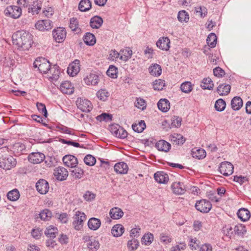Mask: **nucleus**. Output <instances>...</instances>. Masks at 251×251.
Returning <instances> with one entry per match:
<instances>
[{"label":"nucleus","mask_w":251,"mask_h":251,"mask_svg":"<svg viewBox=\"0 0 251 251\" xmlns=\"http://www.w3.org/2000/svg\"><path fill=\"white\" fill-rule=\"evenodd\" d=\"M206 41L209 47L214 48L216 46L217 42V37L216 35L213 33H210L208 36Z\"/></svg>","instance_id":"nucleus-45"},{"label":"nucleus","mask_w":251,"mask_h":251,"mask_svg":"<svg viewBox=\"0 0 251 251\" xmlns=\"http://www.w3.org/2000/svg\"><path fill=\"white\" fill-rule=\"evenodd\" d=\"M42 6L41 1L36 0L33 2L32 6L28 8V12L31 13L32 15L37 14L40 12Z\"/></svg>","instance_id":"nucleus-34"},{"label":"nucleus","mask_w":251,"mask_h":251,"mask_svg":"<svg viewBox=\"0 0 251 251\" xmlns=\"http://www.w3.org/2000/svg\"><path fill=\"white\" fill-rule=\"evenodd\" d=\"M169 138L172 143L176 145H182L186 140L182 135L177 133H174L170 136Z\"/></svg>","instance_id":"nucleus-23"},{"label":"nucleus","mask_w":251,"mask_h":251,"mask_svg":"<svg viewBox=\"0 0 251 251\" xmlns=\"http://www.w3.org/2000/svg\"><path fill=\"white\" fill-rule=\"evenodd\" d=\"M177 18L180 22H187L189 19V17L187 12L184 10H182L178 12Z\"/></svg>","instance_id":"nucleus-52"},{"label":"nucleus","mask_w":251,"mask_h":251,"mask_svg":"<svg viewBox=\"0 0 251 251\" xmlns=\"http://www.w3.org/2000/svg\"><path fill=\"white\" fill-rule=\"evenodd\" d=\"M102 19L98 16H95L92 17L90 22V25L93 28H99L102 25Z\"/></svg>","instance_id":"nucleus-29"},{"label":"nucleus","mask_w":251,"mask_h":251,"mask_svg":"<svg viewBox=\"0 0 251 251\" xmlns=\"http://www.w3.org/2000/svg\"><path fill=\"white\" fill-rule=\"evenodd\" d=\"M195 11L196 13H200V16L201 18H204L206 16L207 13V9L203 6H199L195 8Z\"/></svg>","instance_id":"nucleus-63"},{"label":"nucleus","mask_w":251,"mask_h":251,"mask_svg":"<svg viewBox=\"0 0 251 251\" xmlns=\"http://www.w3.org/2000/svg\"><path fill=\"white\" fill-rule=\"evenodd\" d=\"M80 62L78 60L76 59L72 63H71L67 69V73L72 76H75L78 74L80 71Z\"/></svg>","instance_id":"nucleus-16"},{"label":"nucleus","mask_w":251,"mask_h":251,"mask_svg":"<svg viewBox=\"0 0 251 251\" xmlns=\"http://www.w3.org/2000/svg\"><path fill=\"white\" fill-rule=\"evenodd\" d=\"M233 166L231 163L226 161L220 164L219 171L221 174L227 176L233 173Z\"/></svg>","instance_id":"nucleus-8"},{"label":"nucleus","mask_w":251,"mask_h":251,"mask_svg":"<svg viewBox=\"0 0 251 251\" xmlns=\"http://www.w3.org/2000/svg\"><path fill=\"white\" fill-rule=\"evenodd\" d=\"M173 193L176 195L183 194L186 190L184 184L180 182H174L171 186Z\"/></svg>","instance_id":"nucleus-17"},{"label":"nucleus","mask_w":251,"mask_h":251,"mask_svg":"<svg viewBox=\"0 0 251 251\" xmlns=\"http://www.w3.org/2000/svg\"><path fill=\"white\" fill-rule=\"evenodd\" d=\"M7 198L11 201H16L20 197V193L17 189H13L9 191L7 194Z\"/></svg>","instance_id":"nucleus-43"},{"label":"nucleus","mask_w":251,"mask_h":251,"mask_svg":"<svg viewBox=\"0 0 251 251\" xmlns=\"http://www.w3.org/2000/svg\"><path fill=\"white\" fill-rule=\"evenodd\" d=\"M192 154L193 157L201 159L206 156V152L203 149L194 148L192 151Z\"/></svg>","instance_id":"nucleus-36"},{"label":"nucleus","mask_w":251,"mask_h":251,"mask_svg":"<svg viewBox=\"0 0 251 251\" xmlns=\"http://www.w3.org/2000/svg\"><path fill=\"white\" fill-rule=\"evenodd\" d=\"M237 215L242 221L245 222L249 220L251 217V213L247 209L241 208L238 210Z\"/></svg>","instance_id":"nucleus-31"},{"label":"nucleus","mask_w":251,"mask_h":251,"mask_svg":"<svg viewBox=\"0 0 251 251\" xmlns=\"http://www.w3.org/2000/svg\"><path fill=\"white\" fill-rule=\"evenodd\" d=\"M97 97L100 100L105 101L109 96V93L105 89H100L97 92Z\"/></svg>","instance_id":"nucleus-42"},{"label":"nucleus","mask_w":251,"mask_h":251,"mask_svg":"<svg viewBox=\"0 0 251 251\" xmlns=\"http://www.w3.org/2000/svg\"><path fill=\"white\" fill-rule=\"evenodd\" d=\"M33 67L38 68V70L43 74H49L50 69V65L49 61L43 57L37 58L33 63Z\"/></svg>","instance_id":"nucleus-2"},{"label":"nucleus","mask_w":251,"mask_h":251,"mask_svg":"<svg viewBox=\"0 0 251 251\" xmlns=\"http://www.w3.org/2000/svg\"><path fill=\"white\" fill-rule=\"evenodd\" d=\"M84 82L88 85H97L99 81V76L94 73H91L84 78Z\"/></svg>","instance_id":"nucleus-20"},{"label":"nucleus","mask_w":251,"mask_h":251,"mask_svg":"<svg viewBox=\"0 0 251 251\" xmlns=\"http://www.w3.org/2000/svg\"><path fill=\"white\" fill-rule=\"evenodd\" d=\"M52 35L56 42L58 43H61L66 38V32L65 28L62 27H58L53 30Z\"/></svg>","instance_id":"nucleus-12"},{"label":"nucleus","mask_w":251,"mask_h":251,"mask_svg":"<svg viewBox=\"0 0 251 251\" xmlns=\"http://www.w3.org/2000/svg\"><path fill=\"white\" fill-rule=\"evenodd\" d=\"M109 215L113 220H119L123 216L124 212L119 207H114L110 210Z\"/></svg>","instance_id":"nucleus-22"},{"label":"nucleus","mask_w":251,"mask_h":251,"mask_svg":"<svg viewBox=\"0 0 251 251\" xmlns=\"http://www.w3.org/2000/svg\"><path fill=\"white\" fill-rule=\"evenodd\" d=\"M96 159L92 155L88 154L84 158V162L88 166H93L96 163Z\"/></svg>","instance_id":"nucleus-56"},{"label":"nucleus","mask_w":251,"mask_h":251,"mask_svg":"<svg viewBox=\"0 0 251 251\" xmlns=\"http://www.w3.org/2000/svg\"><path fill=\"white\" fill-rule=\"evenodd\" d=\"M12 42L18 49L27 50L33 44L32 35L29 32L18 31L13 34Z\"/></svg>","instance_id":"nucleus-1"},{"label":"nucleus","mask_w":251,"mask_h":251,"mask_svg":"<svg viewBox=\"0 0 251 251\" xmlns=\"http://www.w3.org/2000/svg\"><path fill=\"white\" fill-rule=\"evenodd\" d=\"M36 28L40 31L50 30L53 24L50 20H42L38 21L35 24Z\"/></svg>","instance_id":"nucleus-10"},{"label":"nucleus","mask_w":251,"mask_h":251,"mask_svg":"<svg viewBox=\"0 0 251 251\" xmlns=\"http://www.w3.org/2000/svg\"><path fill=\"white\" fill-rule=\"evenodd\" d=\"M53 175L57 180L63 181L67 178L68 172L64 167L59 166L54 169Z\"/></svg>","instance_id":"nucleus-11"},{"label":"nucleus","mask_w":251,"mask_h":251,"mask_svg":"<svg viewBox=\"0 0 251 251\" xmlns=\"http://www.w3.org/2000/svg\"><path fill=\"white\" fill-rule=\"evenodd\" d=\"M231 86L229 84H220L217 89V93L221 96L227 95L230 91Z\"/></svg>","instance_id":"nucleus-32"},{"label":"nucleus","mask_w":251,"mask_h":251,"mask_svg":"<svg viewBox=\"0 0 251 251\" xmlns=\"http://www.w3.org/2000/svg\"><path fill=\"white\" fill-rule=\"evenodd\" d=\"M76 104L79 109L85 112H89L93 108V105L91 101L86 99L78 98Z\"/></svg>","instance_id":"nucleus-6"},{"label":"nucleus","mask_w":251,"mask_h":251,"mask_svg":"<svg viewBox=\"0 0 251 251\" xmlns=\"http://www.w3.org/2000/svg\"><path fill=\"white\" fill-rule=\"evenodd\" d=\"M125 228L121 224H116L111 229V233L114 237H120L124 232Z\"/></svg>","instance_id":"nucleus-30"},{"label":"nucleus","mask_w":251,"mask_h":251,"mask_svg":"<svg viewBox=\"0 0 251 251\" xmlns=\"http://www.w3.org/2000/svg\"><path fill=\"white\" fill-rule=\"evenodd\" d=\"M226 103L225 100L222 99H218L215 102V108L218 111H223L225 110Z\"/></svg>","instance_id":"nucleus-49"},{"label":"nucleus","mask_w":251,"mask_h":251,"mask_svg":"<svg viewBox=\"0 0 251 251\" xmlns=\"http://www.w3.org/2000/svg\"><path fill=\"white\" fill-rule=\"evenodd\" d=\"M153 89L155 90H162L165 86V81L160 79L153 82Z\"/></svg>","instance_id":"nucleus-55"},{"label":"nucleus","mask_w":251,"mask_h":251,"mask_svg":"<svg viewBox=\"0 0 251 251\" xmlns=\"http://www.w3.org/2000/svg\"><path fill=\"white\" fill-rule=\"evenodd\" d=\"M37 190L41 194H46L49 191V185L47 181L41 179L36 184Z\"/></svg>","instance_id":"nucleus-15"},{"label":"nucleus","mask_w":251,"mask_h":251,"mask_svg":"<svg viewBox=\"0 0 251 251\" xmlns=\"http://www.w3.org/2000/svg\"><path fill=\"white\" fill-rule=\"evenodd\" d=\"M40 218L44 221H49L52 217L51 212L48 209L42 210L39 214Z\"/></svg>","instance_id":"nucleus-44"},{"label":"nucleus","mask_w":251,"mask_h":251,"mask_svg":"<svg viewBox=\"0 0 251 251\" xmlns=\"http://www.w3.org/2000/svg\"><path fill=\"white\" fill-rule=\"evenodd\" d=\"M180 89L185 93H189L192 91L193 86L190 81H185L181 84Z\"/></svg>","instance_id":"nucleus-46"},{"label":"nucleus","mask_w":251,"mask_h":251,"mask_svg":"<svg viewBox=\"0 0 251 251\" xmlns=\"http://www.w3.org/2000/svg\"><path fill=\"white\" fill-rule=\"evenodd\" d=\"M88 227L92 230L98 229L101 226L100 219L94 217L91 218L88 222Z\"/></svg>","instance_id":"nucleus-26"},{"label":"nucleus","mask_w":251,"mask_h":251,"mask_svg":"<svg viewBox=\"0 0 251 251\" xmlns=\"http://www.w3.org/2000/svg\"><path fill=\"white\" fill-rule=\"evenodd\" d=\"M91 8V2L89 0H81L78 5V9L82 12L87 11Z\"/></svg>","instance_id":"nucleus-37"},{"label":"nucleus","mask_w":251,"mask_h":251,"mask_svg":"<svg viewBox=\"0 0 251 251\" xmlns=\"http://www.w3.org/2000/svg\"><path fill=\"white\" fill-rule=\"evenodd\" d=\"M234 231L235 233L241 235L246 233V229L245 226L242 225H238L234 226Z\"/></svg>","instance_id":"nucleus-57"},{"label":"nucleus","mask_w":251,"mask_h":251,"mask_svg":"<svg viewBox=\"0 0 251 251\" xmlns=\"http://www.w3.org/2000/svg\"><path fill=\"white\" fill-rule=\"evenodd\" d=\"M170 39L167 37H163L157 41L156 46L163 50H168L170 49Z\"/></svg>","instance_id":"nucleus-18"},{"label":"nucleus","mask_w":251,"mask_h":251,"mask_svg":"<svg viewBox=\"0 0 251 251\" xmlns=\"http://www.w3.org/2000/svg\"><path fill=\"white\" fill-rule=\"evenodd\" d=\"M69 26L73 31H77L78 28V23L76 18H73L70 19Z\"/></svg>","instance_id":"nucleus-60"},{"label":"nucleus","mask_w":251,"mask_h":251,"mask_svg":"<svg viewBox=\"0 0 251 251\" xmlns=\"http://www.w3.org/2000/svg\"><path fill=\"white\" fill-rule=\"evenodd\" d=\"M84 43L89 46H93L96 42V39L94 35L91 33L87 32L83 37Z\"/></svg>","instance_id":"nucleus-35"},{"label":"nucleus","mask_w":251,"mask_h":251,"mask_svg":"<svg viewBox=\"0 0 251 251\" xmlns=\"http://www.w3.org/2000/svg\"><path fill=\"white\" fill-rule=\"evenodd\" d=\"M112 116L111 114H107L105 113H103L101 114V115L97 116V119L98 121H110L112 120Z\"/></svg>","instance_id":"nucleus-58"},{"label":"nucleus","mask_w":251,"mask_h":251,"mask_svg":"<svg viewBox=\"0 0 251 251\" xmlns=\"http://www.w3.org/2000/svg\"><path fill=\"white\" fill-rule=\"evenodd\" d=\"M149 69L150 73L154 76H159L162 73L161 66L157 64H154L151 66Z\"/></svg>","instance_id":"nucleus-38"},{"label":"nucleus","mask_w":251,"mask_h":251,"mask_svg":"<svg viewBox=\"0 0 251 251\" xmlns=\"http://www.w3.org/2000/svg\"><path fill=\"white\" fill-rule=\"evenodd\" d=\"M5 15L14 19L18 18L22 14V9L17 6H9L4 10Z\"/></svg>","instance_id":"nucleus-9"},{"label":"nucleus","mask_w":251,"mask_h":251,"mask_svg":"<svg viewBox=\"0 0 251 251\" xmlns=\"http://www.w3.org/2000/svg\"><path fill=\"white\" fill-rule=\"evenodd\" d=\"M135 106L139 109L144 110L146 107V103L143 99L138 98L135 102Z\"/></svg>","instance_id":"nucleus-59"},{"label":"nucleus","mask_w":251,"mask_h":251,"mask_svg":"<svg viewBox=\"0 0 251 251\" xmlns=\"http://www.w3.org/2000/svg\"><path fill=\"white\" fill-rule=\"evenodd\" d=\"M58 66L54 65L53 67L50 68L49 73L51 75L50 76V78L53 80H57L59 77L60 72L58 69Z\"/></svg>","instance_id":"nucleus-48"},{"label":"nucleus","mask_w":251,"mask_h":251,"mask_svg":"<svg viewBox=\"0 0 251 251\" xmlns=\"http://www.w3.org/2000/svg\"><path fill=\"white\" fill-rule=\"evenodd\" d=\"M72 175L76 178H81L83 175V171L80 168H75L72 171Z\"/></svg>","instance_id":"nucleus-62"},{"label":"nucleus","mask_w":251,"mask_h":251,"mask_svg":"<svg viewBox=\"0 0 251 251\" xmlns=\"http://www.w3.org/2000/svg\"><path fill=\"white\" fill-rule=\"evenodd\" d=\"M16 160L12 156L0 157V167L5 170H10L16 166Z\"/></svg>","instance_id":"nucleus-3"},{"label":"nucleus","mask_w":251,"mask_h":251,"mask_svg":"<svg viewBox=\"0 0 251 251\" xmlns=\"http://www.w3.org/2000/svg\"><path fill=\"white\" fill-rule=\"evenodd\" d=\"M62 160L65 166L71 168H75L78 164L77 158L72 155H65Z\"/></svg>","instance_id":"nucleus-14"},{"label":"nucleus","mask_w":251,"mask_h":251,"mask_svg":"<svg viewBox=\"0 0 251 251\" xmlns=\"http://www.w3.org/2000/svg\"><path fill=\"white\" fill-rule=\"evenodd\" d=\"M196 209L201 213H207L212 208L210 202L206 200H201L197 201L195 204Z\"/></svg>","instance_id":"nucleus-7"},{"label":"nucleus","mask_w":251,"mask_h":251,"mask_svg":"<svg viewBox=\"0 0 251 251\" xmlns=\"http://www.w3.org/2000/svg\"><path fill=\"white\" fill-rule=\"evenodd\" d=\"M58 233V229L53 226H48L45 232V234L49 237L54 238Z\"/></svg>","instance_id":"nucleus-39"},{"label":"nucleus","mask_w":251,"mask_h":251,"mask_svg":"<svg viewBox=\"0 0 251 251\" xmlns=\"http://www.w3.org/2000/svg\"><path fill=\"white\" fill-rule=\"evenodd\" d=\"M231 105L234 110H239L243 106V100L239 97H234L231 101Z\"/></svg>","instance_id":"nucleus-33"},{"label":"nucleus","mask_w":251,"mask_h":251,"mask_svg":"<svg viewBox=\"0 0 251 251\" xmlns=\"http://www.w3.org/2000/svg\"><path fill=\"white\" fill-rule=\"evenodd\" d=\"M214 75L218 77H222L225 75V72L224 70L219 67H217L213 69Z\"/></svg>","instance_id":"nucleus-64"},{"label":"nucleus","mask_w":251,"mask_h":251,"mask_svg":"<svg viewBox=\"0 0 251 251\" xmlns=\"http://www.w3.org/2000/svg\"><path fill=\"white\" fill-rule=\"evenodd\" d=\"M154 177L156 182L159 183H166L169 180V176L164 172H157L154 175Z\"/></svg>","instance_id":"nucleus-25"},{"label":"nucleus","mask_w":251,"mask_h":251,"mask_svg":"<svg viewBox=\"0 0 251 251\" xmlns=\"http://www.w3.org/2000/svg\"><path fill=\"white\" fill-rule=\"evenodd\" d=\"M120 53L115 50H112L109 52L108 59L112 61H117L120 59Z\"/></svg>","instance_id":"nucleus-50"},{"label":"nucleus","mask_w":251,"mask_h":251,"mask_svg":"<svg viewBox=\"0 0 251 251\" xmlns=\"http://www.w3.org/2000/svg\"><path fill=\"white\" fill-rule=\"evenodd\" d=\"M60 90L64 94L71 95L73 93L74 88L71 82L65 81L61 84Z\"/></svg>","instance_id":"nucleus-19"},{"label":"nucleus","mask_w":251,"mask_h":251,"mask_svg":"<svg viewBox=\"0 0 251 251\" xmlns=\"http://www.w3.org/2000/svg\"><path fill=\"white\" fill-rule=\"evenodd\" d=\"M157 106L160 111L166 112L170 109V102L166 99H160L157 103Z\"/></svg>","instance_id":"nucleus-28"},{"label":"nucleus","mask_w":251,"mask_h":251,"mask_svg":"<svg viewBox=\"0 0 251 251\" xmlns=\"http://www.w3.org/2000/svg\"><path fill=\"white\" fill-rule=\"evenodd\" d=\"M171 144L165 140H161L155 144V147L159 151L168 152L171 149Z\"/></svg>","instance_id":"nucleus-24"},{"label":"nucleus","mask_w":251,"mask_h":251,"mask_svg":"<svg viewBox=\"0 0 251 251\" xmlns=\"http://www.w3.org/2000/svg\"><path fill=\"white\" fill-rule=\"evenodd\" d=\"M74 218V220L73 222L74 228L76 230H80L82 228L84 221L86 219V215L84 213L77 211L75 212Z\"/></svg>","instance_id":"nucleus-4"},{"label":"nucleus","mask_w":251,"mask_h":251,"mask_svg":"<svg viewBox=\"0 0 251 251\" xmlns=\"http://www.w3.org/2000/svg\"><path fill=\"white\" fill-rule=\"evenodd\" d=\"M109 130L115 137L124 139L126 137L127 132L118 125H112L109 127Z\"/></svg>","instance_id":"nucleus-5"},{"label":"nucleus","mask_w":251,"mask_h":251,"mask_svg":"<svg viewBox=\"0 0 251 251\" xmlns=\"http://www.w3.org/2000/svg\"><path fill=\"white\" fill-rule=\"evenodd\" d=\"M153 235L151 233L145 234L142 238L141 242L145 245H150L153 241Z\"/></svg>","instance_id":"nucleus-51"},{"label":"nucleus","mask_w":251,"mask_h":251,"mask_svg":"<svg viewBox=\"0 0 251 251\" xmlns=\"http://www.w3.org/2000/svg\"><path fill=\"white\" fill-rule=\"evenodd\" d=\"M28 159L33 164H39L45 159V155L41 152H32L29 154Z\"/></svg>","instance_id":"nucleus-13"},{"label":"nucleus","mask_w":251,"mask_h":251,"mask_svg":"<svg viewBox=\"0 0 251 251\" xmlns=\"http://www.w3.org/2000/svg\"><path fill=\"white\" fill-rule=\"evenodd\" d=\"M201 86L203 89L211 90L214 87V84L211 79L207 77L202 80Z\"/></svg>","instance_id":"nucleus-40"},{"label":"nucleus","mask_w":251,"mask_h":251,"mask_svg":"<svg viewBox=\"0 0 251 251\" xmlns=\"http://www.w3.org/2000/svg\"><path fill=\"white\" fill-rule=\"evenodd\" d=\"M128 170L127 165L124 162L116 163L114 166V170L118 174H126L127 173Z\"/></svg>","instance_id":"nucleus-27"},{"label":"nucleus","mask_w":251,"mask_h":251,"mask_svg":"<svg viewBox=\"0 0 251 251\" xmlns=\"http://www.w3.org/2000/svg\"><path fill=\"white\" fill-rule=\"evenodd\" d=\"M117 68L113 65H110L106 72L107 75L113 78L117 77Z\"/></svg>","instance_id":"nucleus-54"},{"label":"nucleus","mask_w":251,"mask_h":251,"mask_svg":"<svg viewBox=\"0 0 251 251\" xmlns=\"http://www.w3.org/2000/svg\"><path fill=\"white\" fill-rule=\"evenodd\" d=\"M146 126L144 121L141 120L138 124H133L132 125L133 130L138 133L142 132L146 128Z\"/></svg>","instance_id":"nucleus-41"},{"label":"nucleus","mask_w":251,"mask_h":251,"mask_svg":"<svg viewBox=\"0 0 251 251\" xmlns=\"http://www.w3.org/2000/svg\"><path fill=\"white\" fill-rule=\"evenodd\" d=\"M172 126L176 127H178L181 124V118L178 116H174L172 118Z\"/></svg>","instance_id":"nucleus-61"},{"label":"nucleus","mask_w":251,"mask_h":251,"mask_svg":"<svg viewBox=\"0 0 251 251\" xmlns=\"http://www.w3.org/2000/svg\"><path fill=\"white\" fill-rule=\"evenodd\" d=\"M87 247L91 251H96L100 248V243L95 240H90L88 243Z\"/></svg>","instance_id":"nucleus-53"},{"label":"nucleus","mask_w":251,"mask_h":251,"mask_svg":"<svg viewBox=\"0 0 251 251\" xmlns=\"http://www.w3.org/2000/svg\"><path fill=\"white\" fill-rule=\"evenodd\" d=\"M139 243L137 239H133L129 240L127 244L128 250L130 251H134L138 248Z\"/></svg>","instance_id":"nucleus-47"},{"label":"nucleus","mask_w":251,"mask_h":251,"mask_svg":"<svg viewBox=\"0 0 251 251\" xmlns=\"http://www.w3.org/2000/svg\"><path fill=\"white\" fill-rule=\"evenodd\" d=\"M120 59L124 62L128 60L132 55V50L129 47L121 49L120 51Z\"/></svg>","instance_id":"nucleus-21"}]
</instances>
